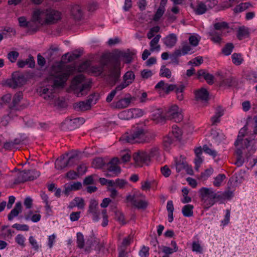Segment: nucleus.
<instances>
[{
  "mask_svg": "<svg viewBox=\"0 0 257 257\" xmlns=\"http://www.w3.org/2000/svg\"><path fill=\"white\" fill-rule=\"evenodd\" d=\"M186 165L187 164L183 161L176 162L175 166L177 172H179L183 169H185Z\"/></svg>",
  "mask_w": 257,
  "mask_h": 257,
  "instance_id": "56",
  "label": "nucleus"
},
{
  "mask_svg": "<svg viewBox=\"0 0 257 257\" xmlns=\"http://www.w3.org/2000/svg\"><path fill=\"white\" fill-rule=\"evenodd\" d=\"M119 117L124 119H130L134 118L132 109L122 111L119 114Z\"/></svg>",
  "mask_w": 257,
  "mask_h": 257,
  "instance_id": "35",
  "label": "nucleus"
},
{
  "mask_svg": "<svg viewBox=\"0 0 257 257\" xmlns=\"http://www.w3.org/2000/svg\"><path fill=\"white\" fill-rule=\"evenodd\" d=\"M192 248L193 251H195L199 253H201L202 251V248L200 244L198 242H193L192 243Z\"/></svg>",
  "mask_w": 257,
  "mask_h": 257,
  "instance_id": "60",
  "label": "nucleus"
},
{
  "mask_svg": "<svg viewBox=\"0 0 257 257\" xmlns=\"http://www.w3.org/2000/svg\"><path fill=\"white\" fill-rule=\"evenodd\" d=\"M248 128L246 125H244L242 128L240 129L238 133L237 138L234 143L235 146H238L240 144L244 142L243 138L245 136L246 132Z\"/></svg>",
  "mask_w": 257,
  "mask_h": 257,
  "instance_id": "28",
  "label": "nucleus"
},
{
  "mask_svg": "<svg viewBox=\"0 0 257 257\" xmlns=\"http://www.w3.org/2000/svg\"><path fill=\"white\" fill-rule=\"evenodd\" d=\"M134 118L141 117L144 114V111L138 108L132 109Z\"/></svg>",
  "mask_w": 257,
  "mask_h": 257,
  "instance_id": "62",
  "label": "nucleus"
},
{
  "mask_svg": "<svg viewBox=\"0 0 257 257\" xmlns=\"http://www.w3.org/2000/svg\"><path fill=\"white\" fill-rule=\"evenodd\" d=\"M121 90L122 89L118 88V86H117L116 88L114 90H112L111 92L108 94L106 99V101L107 102H111L116 94V92L117 91H121Z\"/></svg>",
  "mask_w": 257,
  "mask_h": 257,
  "instance_id": "51",
  "label": "nucleus"
},
{
  "mask_svg": "<svg viewBox=\"0 0 257 257\" xmlns=\"http://www.w3.org/2000/svg\"><path fill=\"white\" fill-rule=\"evenodd\" d=\"M82 187V184L80 182H74L72 184H66L64 185V193L66 195H68L72 191L79 190Z\"/></svg>",
  "mask_w": 257,
  "mask_h": 257,
  "instance_id": "21",
  "label": "nucleus"
},
{
  "mask_svg": "<svg viewBox=\"0 0 257 257\" xmlns=\"http://www.w3.org/2000/svg\"><path fill=\"white\" fill-rule=\"evenodd\" d=\"M65 156H68V153H66L65 155L61 156L59 159L56 160L55 162V167L58 170H62L68 166H70L73 164L71 163V160L74 159L77 155H73L70 156L69 159L65 160Z\"/></svg>",
  "mask_w": 257,
  "mask_h": 257,
  "instance_id": "12",
  "label": "nucleus"
},
{
  "mask_svg": "<svg viewBox=\"0 0 257 257\" xmlns=\"http://www.w3.org/2000/svg\"><path fill=\"white\" fill-rule=\"evenodd\" d=\"M164 11L165 9H162L159 7L154 17V20L155 21H158L163 16L164 13Z\"/></svg>",
  "mask_w": 257,
  "mask_h": 257,
  "instance_id": "58",
  "label": "nucleus"
},
{
  "mask_svg": "<svg viewBox=\"0 0 257 257\" xmlns=\"http://www.w3.org/2000/svg\"><path fill=\"white\" fill-rule=\"evenodd\" d=\"M109 59L108 56H103L101 60V65L100 66H92L90 68L91 71L96 75H100L102 73V72L105 70H108V76L109 77V70L110 68H112L111 64H108V65H104L103 64V61L105 60Z\"/></svg>",
  "mask_w": 257,
  "mask_h": 257,
  "instance_id": "14",
  "label": "nucleus"
},
{
  "mask_svg": "<svg viewBox=\"0 0 257 257\" xmlns=\"http://www.w3.org/2000/svg\"><path fill=\"white\" fill-rule=\"evenodd\" d=\"M84 79V76L80 74L75 76L71 83V89L76 91V92H79L78 94V96L86 94L90 88L89 84L83 83Z\"/></svg>",
  "mask_w": 257,
  "mask_h": 257,
  "instance_id": "8",
  "label": "nucleus"
},
{
  "mask_svg": "<svg viewBox=\"0 0 257 257\" xmlns=\"http://www.w3.org/2000/svg\"><path fill=\"white\" fill-rule=\"evenodd\" d=\"M152 72L151 70L148 69H144L141 71V76L144 79H148L151 77Z\"/></svg>",
  "mask_w": 257,
  "mask_h": 257,
  "instance_id": "64",
  "label": "nucleus"
},
{
  "mask_svg": "<svg viewBox=\"0 0 257 257\" xmlns=\"http://www.w3.org/2000/svg\"><path fill=\"white\" fill-rule=\"evenodd\" d=\"M22 211V205L21 202H17L15 207L8 215L9 220H12L14 217L18 216L19 213H21Z\"/></svg>",
  "mask_w": 257,
  "mask_h": 257,
  "instance_id": "22",
  "label": "nucleus"
},
{
  "mask_svg": "<svg viewBox=\"0 0 257 257\" xmlns=\"http://www.w3.org/2000/svg\"><path fill=\"white\" fill-rule=\"evenodd\" d=\"M125 58L126 62L128 63H130L132 61V57L129 53L118 51L111 57H109V59L105 60L102 62L104 65L111 64L112 68H110L109 70V79L113 84L119 80L120 77V58Z\"/></svg>",
  "mask_w": 257,
  "mask_h": 257,
  "instance_id": "3",
  "label": "nucleus"
},
{
  "mask_svg": "<svg viewBox=\"0 0 257 257\" xmlns=\"http://www.w3.org/2000/svg\"><path fill=\"white\" fill-rule=\"evenodd\" d=\"M40 175L39 172L35 170H24L20 172L14 181L15 184L24 183L28 181L36 179Z\"/></svg>",
  "mask_w": 257,
  "mask_h": 257,
  "instance_id": "9",
  "label": "nucleus"
},
{
  "mask_svg": "<svg viewBox=\"0 0 257 257\" xmlns=\"http://www.w3.org/2000/svg\"><path fill=\"white\" fill-rule=\"evenodd\" d=\"M85 122V119L82 117H76L73 119L67 118L62 123L66 125L67 128L69 130H73L79 127Z\"/></svg>",
  "mask_w": 257,
  "mask_h": 257,
  "instance_id": "15",
  "label": "nucleus"
},
{
  "mask_svg": "<svg viewBox=\"0 0 257 257\" xmlns=\"http://www.w3.org/2000/svg\"><path fill=\"white\" fill-rule=\"evenodd\" d=\"M250 143L251 141L248 139H246L244 140V142L242 143L243 146H242V149H244L246 148L247 149V152L245 155L246 158L247 160L254 153L256 150V149L253 145H252L251 147L249 148Z\"/></svg>",
  "mask_w": 257,
  "mask_h": 257,
  "instance_id": "18",
  "label": "nucleus"
},
{
  "mask_svg": "<svg viewBox=\"0 0 257 257\" xmlns=\"http://www.w3.org/2000/svg\"><path fill=\"white\" fill-rule=\"evenodd\" d=\"M171 134L166 136L163 139V145L165 149L167 150L173 142V139L172 138Z\"/></svg>",
  "mask_w": 257,
  "mask_h": 257,
  "instance_id": "38",
  "label": "nucleus"
},
{
  "mask_svg": "<svg viewBox=\"0 0 257 257\" xmlns=\"http://www.w3.org/2000/svg\"><path fill=\"white\" fill-rule=\"evenodd\" d=\"M181 56L180 49L176 50L170 56V59L173 63L178 64V58Z\"/></svg>",
  "mask_w": 257,
  "mask_h": 257,
  "instance_id": "40",
  "label": "nucleus"
},
{
  "mask_svg": "<svg viewBox=\"0 0 257 257\" xmlns=\"http://www.w3.org/2000/svg\"><path fill=\"white\" fill-rule=\"evenodd\" d=\"M135 78V75L132 71L126 72L123 76V82L118 86V88L124 89L131 84Z\"/></svg>",
  "mask_w": 257,
  "mask_h": 257,
  "instance_id": "16",
  "label": "nucleus"
},
{
  "mask_svg": "<svg viewBox=\"0 0 257 257\" xmlns=\"http://www.w3.org/2000/svg\"><path fill=\"white\" fill-rule=\"evenodd\" d=\"M177 36L174 34H171L164 39V43L168 47H172L176 44Z\"/></svg>",
  "mask_w": 257,
  "mask_h": 257,
  "instance_id": "24",
  "label": "nucleus"
},
{
  "mask_svg": "<svg viewBox=\"0 0 257 257\" xmlns=\"http://www.w3.org/2000/svg\"><path fill=\"white\" fill-rule=\"evenodd\" d=\"M153 139V136L145 127L140 125H134L120 138V140L134 144H144L149 143Z\"/></svg>",
  "mask_w": 257,
  "mask_h": 257,
  "instance_id": "2",
  "label": "nucleus"
},
{
  "mask_svg": "<svg viewBox=\"0 0 257 257\" xmlns=\"http://www.w3.org/2000/svg\"><path fill=\"white\" fill-rule=\"evenodd\" d=\"M159 154V150L157 148H153L150 151L148 155L146 152L138 151L133 155V158L138 165L145 164L148 165L150 158L157 157Z\"/></svg>",
  "mask_w": 257,
  "mask_h": 257,
  "instance_id": "7",
  "label": "nucleus"
},
{
  "mask_svg": "<svg viewBox=\"0 0 257 257\" xmlns=\"http://www.w3.org/2000/svg\"><path fill=\"white\" fill-rule=\"evenodd\" d=\"M161 172L165 177L167 178L170 175L171 171L167 165H165L161 168Z\"/></svg>",
  "mask_w": 257,
  "mask_h": 257,
  "instance_id": "55",
  "label": "nucleus"
},
{
  "mask_svg": "<svg viewBox=\"0 0 257 257\" xmlns=\"http://www.w3.org/2000/svg\"><path fill=\"white\" fill-rule=\"evenodd\" d=\"M160 75L162 77L170 78L172 76V73L169 69L166 68L165 65H163L160 69Z\"/></svg>",
  "mask_w": 257,
  "mask_h": 257,
  "instance_id": "41",
  "label": "nucleus"
},
{
  "mask_svg": "<svg viewBox=\"0 0 257 257\" xmlns=\"http://www.w3.org/2000/svg\"><path fill=\"white\" fill-rule=\"evenodd\" d=\"M208 84L211 85L214 83V77L212 74L207 73L204 78Z\"/></svg>",
  "mask_w": 257,
  "mask_h": 257,
  "instance_id": "63",
  "label": "nucleus"
},
{
  "mask_svg": "<svg viewBox=\"0 0 257 257\" xmlns=\"http://www.w3.org/2000/svg\"><path fill=\"white\" fill-rule=\"evenodd\" d=\"M79 177L78 172L73 170H70L66 174V177L69 180H75Z\"/></svg>",
  "mask_w": 257,
  "mask_h": 257,
  "instance_id": "50",
  "label": "nucleus"
},
{
  "mask_svg": "<svg viewBox=\"0 0 257 257\" xmlns=\"http://www.w3.org/2000/svg\"><path fill=\"white\" fill-rule=\"evenodd\" d=\"M195 99L196 100L207 101L208 99V93L206 89L201 88L195 92Z\"/></svg>",
  "mask_w": 257,
  "mask_h": 257,
  "instance_id": "23",
  "label": "nucleus"
},
{
  "mask_svg": "<svg viewBox=\"0 0 257 257\" xmlns=\"http://www.w3.org/2000/svg\"><path fill=\"white\" fill-rule=\"evenodd\" d=\"M193 206L190 204L185 205L182 209L183 215L185 217H191L193 215Z\"/></svg>",
  "mask_w": 257,
  "mask_h": 257,
  "instance_id": "33",
  "label": "nucleus"
},
{
  "mask_svg": "<svg viewBox=\"0 0 257 257\" xmlns=\"http://www.w3.org/2000/svg\"><path fill=\"white\" fill-rule=\"evenodd\" d=\"M73 107L77 111H84L90 109L91 105L84 101L74 103Z\"/></svg>",
  "mask_w": 257,
  "mask_h": 257,
  "instance_id": "26",
  "label": "nucleus"
},
{
  "mask_svg": "<svg viewBox=\"0 0 257 257\" xmlns=\"http://www.w3.org/2000/svg\"><path fill=\"white\" fill-rule=\"evenodd\" d=\"M70 208L77 206L80 209H83L85 206L84 200L82 198L77 197L74 198L73 202L71 203Z\"/></svg>",
  "mask_w": 257,
  "mask_h": 257,
  "instance_id": "30",
  "label": "nucleus"
},
{
  "mask_svg": "<svg viewBox=\"0 0 257 257\" xmlns=\"http://www.w3.org/2000/svg\"><path fill=\"white\" fill-rule=\"evenodd\" d=\"M219 196L220 197L218 198V201L222 202L223 200L230 199L233 196V193L232 191L228 190L223 193H219Z\"/></svg>",
  "mask_w": 257,
  "mask_h": 257,
  "instance_id": "39",
  "label": "nucleus"
},
{
  "mask_svg": "<svg viewBox=\"0 0 257 257\" xmlns=\"http://www.w3.org/2000/svg\"><path fill=\"white\" fill-rule=\"evenodd\" d=\"M98 202L96 200L92 199L90 201V204L88 212L89 213L98 211Z\"/></svg>",
  "mask_w": 257,
  "mask_h": 257,
  "instance_id": "37",
  "label": "nucleus"
},
{
  "mask_svg": "<svg viewBox=\"0 0 257 257\" xmlns=\"http://www.w3.org/2000/svg\"><path fill=\"white\" fill-rule=\"evenodd\" d=\"M19 25L21 27H28L30 31L36 32L39 29L37 21L33 20V14L30 22H27L25 17H21L18 19Z\"/></svg>",
  "mask_w": 257,
  "mask_h": 257,
  "instance_id": "13",
  "label": "nucleus"
},
{
  "mask_svg": "<svg viewBox=\"0 0 257 257\" xmlns=\"http://www.w3.org/2000/svg\"><path fill=\"white\" fill-rule=\"evenodd\" d=\"M71 15L77 20H80L83 16V12L81 7L78 5H75L72 7Z\"/></svg>",
  "mask_w": 257,
  "mask_h": 257,
  "instance_id": "25",
  "label": "nucleus"
},
{
  "mask_svg": "<svg viewBox=\"0 0 257 257\" xmlns=\"http://www.w3.org/2000/svg\"><path fill=\"white\" fill-rule=\"evenodd\" d=\"M181 55H184L191 50V47L187 43L183 44L181 49Z\"/></svg>",
  "mask_w": 257,
  "mask_h": 257,
  "instance_id": "59",
  "label": "nucleus"
},
{
  "mask_svg": "<svg viewBox=\"0 0 257 257\" xmlns=\"http://www.w3.org/2000/svg\"><path fill=\"white\" fill-rule=\"evenodd\" d=\"M231 57L233 63L236 65H239L243 61V59L240 54L233 53Z\"/></svg>",
  "mask_w": 257,
  "mask_h": 257,
  "instance_id": "44",
  "label": "nucleus"
},
{
  "mask_svg": "<svg viewBox=\"0 0 257 257\" xmlns=\"http://www.w3.org/2000/svg\"><path fill=\"white\" fill-rule=\"evenodd\" d=\"M19 56V53L18 52L13 51L8 54V58L11 62L15 63L17 61Z\"/></svg>",
  "mask_w": 257,
  "mask_h": 257,
  "instance_id": "48",
  "label": "nucleus"
},
{
  "mask_svg": "<svg viewBox=\"0 0 257 257\" xmlns=\"http://www.w3.org/2000/svg\"><path fill=\"white\" fill-rule=\"evenodd\" d=\"M26 82V79L23 74L18 72H14L12 74V79L6 81V84L10 87L15 89L22 86L25 84Z\"/></svg>",
  "mask_w": 257,
  "mask_h": 257,
  "instance_id": "10",
  "label": "nucleus"
},
{
  "mask_svg": "<svg viewBox=\"0 0 257 257\" xmlns=\"http://www.w3.org/2000/svg\"><path fill=\"white\" fill-rule=\"evenodd\" d=\"M248 30L244 26H242L238 28L237 37L239 40H242L243 38L248 37Z\"/></svg>",
  "mask_w": 257,
  "mask_h": 257,
  "instance_id": "31",
  "label": "nucleus"
},
{
  "mask_svg": "<svg viewBox=\"0 0 257 257\" xmlns=\"http://www.w3.org/2000/svg\"><path fill=\"white\" fill-rule=\"evenodd\" d=\"M182 131L177 126H173L171 136H174L177 139H180L182 136Z\"/></svg>",
  "mask_w": 257,
  "mask_h": 257,
  "instance_id": "47",
  "label": "nucleus"
},
{
  "mask_svg": "<svg viewBox=\"0 0 257 257\" xmlns=\"http://www.w3.org/2000/svg\"><path fill=\"white\" fill-rule=\"evenodd\" d=\"M149 248L143 246L139 252V255L141 257H148L149 255Z\"/></svg>",
  "mask_w": 257,
  "mask_h": 257,
  "instance_id": "57",
  "label": "nucleus"
},
{
  "mask_svg": "<svg viewBox=\"0 0 257 257\" xmlns=\"http://www.w3.org/2000/svg\"><path fill=\"white\" fill-rule=\"evenodd\" d=\"M77 243L79 248H84V251L87 253L94 250L98 254L103 247V244L98 239L93 237H90L85 243L84 236L80 232L77 233Z\"/></svg>",
  "mask_w": 257,
  "mask_h": 257,
  "instance_id": "5",
  "label": "nucleus"
},
{
  "mask_svg": "<svg viewBox=\"0 0 257 257\" xmlns=\"http://www.w3.org/2000/svg\"><path fill=\"white\" fill-rule=\"evenodd\" d=\"M234 46L232 43H229L226 44L222 50V53L226 55H229L232 51Z\"/></svg>",
  "mask_w": 257,
  "mask_h": 257,
  "instance_id": "43",
  "label": "nucleus"
},
{
  "mask_svg": "<svg viewBox=\"0 0 257 257\" xmlns=\"http://www.w3.org/2000/svg\"><path fill=\"white\" fill-rule=\"evenodd\" d=\"M250 4L248 3H241L239 5L236 6L234 9L233 11L235 13H238L245 10Z\"/></svg>",
  "mask_w": 257,
  "mask_h": 257,
  "instance_id": "46",
  "label": "nucleus"
},
{
  "mask_svg": "<svg viewBox=\"0 0 257 257\" xmlns=\"http://www.w3.org/2000/svg\"><path fill=\"white\" fill-rule=\"evenodd\" d=\"M194 153L195 154V158L194 159L195 169L196 171H198L199 168L203 161V159L201 157L202 154V148L199 147L195 148L194 149Z\"/></svg>",
  "mask_w": 257,
  "mask_h": 257,
  "instance_id": "19",
  "label": "nucleus"
},
{
  "mask_svg": "<svg viewBox=\"0 0 257 257\" xmlns=\"http://www.w3.org/2000/svg\"><path fill=\"white\" fill-rule=\"evenodd\" d=\"M225 179V176L224 174H220L218 175L215 178L213 181V185L216 187L220 186L221 182Z\"/></svg>",
  "mask_w": 257,
  "mask_h": 257,
  "instance_id": "49",
  "label": "nucleus"
},
{
  "mask_svg": "<svg viewBox=\"0 0 257 257\" xmlns=\"http://www.w3.org/2000/svg\"><path fill=\"white\" fill-rule=\"evenodd\" d=\"M199 193L204 207L206 209L213 205L216 202L219 201V193H215L212 188L202 187L199 190Z\"/></svg>",
  "mask_w": 257,
  "mask_h": 257,
  "instance_id": "6",
  "label": "nucleus"
},
{
  "mask_svg": "<svg viewBox=\"0 0 257 257\" xmlns=\"http://www.w3.org/2000/svg\"><path fill=\"white\" fill-rule=\"evenodd\" d=\"M105 163L101 158H97L95 159L92 162V166L95 168L99 169L104 165Z\"/></svg>",
  "mask_w": 257,
  "mask_h": 257,
  "instance_id": "45",
  "label": "nucleus"
},
{
  "mask_svg": "<svg viewBox=\"0 0 257 257\" xmlns=\"http://www.w3.org/2000/svg\"><path fill=\"white\" fill-rule=\"evenodd\" d=\"M152 119L156 121L157 123L163 122L166 119V117L162 115V110L158 109L154 110L152 113Z\"/></svg>",
  "mask_w": 257,
  "mask_h": 257,
  "instance_id": "27",
  "label": "nucleus"
},
{
  "mask_svg": "<svg viewBox=\"0 0 257 257\" xmlns=\"http://www.w3.org/2000/svg\"><path fill=\"white\" fill-rule=\"evenodd\" d=\"M116 219L122 224L125 223L124 222V217L123 214L119 211H116L115 213Z\"/></svg>",
  "mask_w": 257,
  "mask_h": 257,
  "instance_id": "61",
  "label": "nucleus"
},
{
  "mask_svg": "<svg viewBox=\"0 0 257 257\" xmlns=\"http://www.w3.org/2000/svg\"><path fill=\"white\" fill-rule=\"evenodd\" d=\"M128 95H129L128 97L120 99L116 102L114 107L118 109L127 107L130 105L131 101L135 99V98L131 97L130 94H128Z\"/></svg>",
  "mask_w": 257,
  "mask_h": 257,
  "instance_id": "20",
  "label": "nucleus"
},
{
  "mask_svg": "<svg viewBox=\"0 0 257 257\" xmlns=\"http://www.w3.org/2000/svg\"><path fill=\"white\" fill-rule=\"evenodd\" d=\"M12 227L18 230L21 231H28L29 229V226L26 224H20L15 223L12 225Z\"/></svg>",
  "mask_w": 257,
  "mask_h": 257,
  "instance_id": "53",
  "label": "nucleus"
},
{
  "mask_svg": "<svg viewBox=\"0 0 257 257\" xmlns=\"http://www.w3.org/2000/svg\"><path fill=\"white\" fill-rule=\"evenodd\" d=\"M60 19L61 13L54 9H38L33 12V20L37 21L39 28L43 25L55 24Z\"/></svg>",
  "mask_w": 257,
  "mask_h": 257,
  "instance_id": "4",
  "label": "nucleus"
},
{
  "mask_svg": "<svg viewBox=\"0 0 257 257\" xmlns=\"http://www.w3.org/2000/svg\"><path fill=\"white\" fill-rule=\"evenodd\" d=\"M165 117L177 122H180L183 119L181 109L176 105H172L167 111Z\"/></svg>",
  "mask_w": 257,
  "mask_h": 257,
  "instance_id": "11",
  "label": "nucleus"
},
{
  "mask_svg": "<svg viewBox=\"0 0 257 257\" xmlns=\"http://www.w3.org/2000/svg\"><path fill=\"white\" fill-rule=\"evenodd\" d=\"M236 84V81L232 77L229 76L223 79L220 84V86H225L227 88H229Z\"/></svg>",
  "mask_w": 257,
  "mask_h": 257,
  "instance_id": "29",
  "label": "nucleus"
},
{
  "mask_svg": "<svg viewBox=\"0 0 257 257\" xmlns=\"http://www.w3.org/2000/svg\"><path fill=\"white\" fill-rule=\"evenodd\" d=\"M202 149L203 150L205 153L213 157H216L217 155L216 152L214 150L210 149L206 145H204Z\"/></svg>",
  "mask_w": 257,
  "mask_h": 257,
  "instance_id": "52",
  "label": "nucleus"
},
{
  "mask_svg": "<svg viewBox=\"0 0 257 257\" xmlns=\"http://www.w3.org/2000/svg\"><path fill=\"white\" fill-rule=\"evenodd\" d=\"M215 30H220L222 29L228 28V24L225 22L217 23L214 25Z\"/></svg>",
  "mask_w": 257,
  "mask_h": 257,
  "instance_id": "54",
  "label": "nucleus"
},
{
  "mask_svg": "<svg viewBox=\"0 0 257 257\" xmlns=\"http://www.w3.org/2000/svg\"><path fill=\"white\" fill-rule=\"evenodd\" d=\"M209 36L211 37V40L215 43H219L221 42V34L215 31L210 32Z\"/></svg>",
  "mask_w": 257,
  "mask_h": 257,
  "instance_id": "36",
  "label": "nucleus"
},
{
  "mask_svg": "<svg viewBox=\"0 0 257 257\" xmlns=\"http://www.w3.org/2000/svg\"><path fill=\"white\" fill-rule=\"evenodd\" d=\"M69 73L63 72L62 67L59 66H53L50 75L47 79V84L40 89V95L46 100H50V104H53L58 108L64 107L65 101L59 98L54 99V93L59 89L63 88L68 78Z\"/></svg>",
  "mask_w": 257,
  "mask_h": 257,
  "instance_id": "1",
  "label": "nucleus"
},
{
  "mask_svg": "<svg viewBox=\"0 0 257 257\" xmlns=\"http://www.w3.org/2000/svg\"><path fill=\"white\" fill-rule=\"evenodd\" d=\"M23 98V93L22 92L16 93L13 98L12 103L10 106L11 108L15 107Z\"/></svg>",
  "mask_w": 257,
  "mask_h": 257,
  "instance_id": "32",
  "label": "nucleus"
},
{
  "mask_svg": "<svg viewBox=\"0 0 257 257\" xmlns=\"http://www.w3.org/2000/svg\"><path fill=\"white\" fill-rule=\"evenodd\" d=\"M206 11V6L202 2L198 3L195 9L196 14L200 15L204 14Z\"/></svg>",
  "mask_w": 257,
  "mask_h": 257,
  "instance_id": "34",
  "label": "nucleus"
},
{
  "mask_svg": "<svg viewBox=\"0 0 257 257\" xmlns=\"http://www.w3.org/2000/svg\"><path fill=\"white\" fill-rule=\"evenodd\" d=\"M118 162L117 158H113L107 164L108 171L112 172L115 176H117L121 171L120 168L117 166Z\"/></svg>",
  "mask_w": 257,
  "mask_h": 257,
  "instance_id": "17",
  "label": "nucleus"
},
{
  "mask_svg": "<svg viewBox=\"0 0 257 257\" xmlns=\"http://www.w3.org/2000/svg\"><path fill=\"white\" fill-rule=\"evenodd\" d=\"M148 205V202L143 200H138L136 198V201H134L133 205L138 209H145Z\"/></svg>",
  "mask_w": 257,
  "mask_h": 257,
  "instance_id": "42",
  "label": "nucleus"
}]
</instances>
